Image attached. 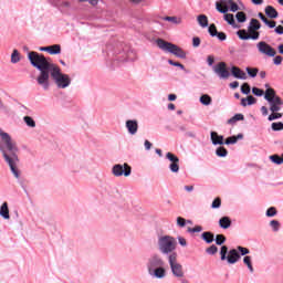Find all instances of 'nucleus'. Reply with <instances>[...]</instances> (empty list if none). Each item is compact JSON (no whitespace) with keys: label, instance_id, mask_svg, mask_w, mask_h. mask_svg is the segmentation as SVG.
Here are the masks:
<instances>
[{"label":"nucleus","instance_id":"nucleus-61","mask_svg":"<svg viewBox=\"0 0 283 283\" xmlns=\"http://www.w3.org/2000/svg\"><path fill=\"white\" fill-rule=\"evenodd\" d=\"M266 25H268L269 28H275L276 23H275V21L269 20Z\"/></svg>","mask_w":283,"mask_h":283},{"label":"nucleus","instance_id":"nucleus-40","mask_svg":"<svg viewBox=\"0 0 283 283\" xmlns=\"http://www.w3.org/2000/svg\"><path fill=\"white\" fill-rule=\"evenodd\" d=\"M235 17L239 23H244L247 21V13L242 11L238 12Z\"/></svg>","mask_w":283,"mask_h":283},{"label":"nucleus","instance_id":"nucleus-12","mask_svg":"<svg viewBox=\"0 0 283 283\" xmlns=\"http://www.w3.org/2000/svg\"><path fill=\"white\" fill-rule=\"evenodd\" d=\"M256 48L260 54H264L265 56L273 57L276 54L275 49L264 41L259 42Z\"/></svg>","mask_w":283,"mask_h":283},{"label":"nucleus","instance_id":"nucleus-21","mask_svg":"<svg viewBox=\"0 0 283 283\" xmlns=\"http://www.w3.org/2000/svg\"><path fill=\"white\" fill-rule=\"evenodd\" d=\"M243 264H245V266L248 268L250 273H254L255 272V270L253 269V259L251 256L245 255L243 258Z\"/></svg>","mask_w":283,"mask_h":283},{"label":"nucleus","instance_id":"nucleus-8","mask_svg":"<svg viewBox=\"0 0 283 283\" xmlns=\"http://www.w3.org/2000/svg\"><path fill=\"white\" fill-rule=\"evenodd\" d=\"M168 263L174 277H185V268L178 262V253L174 252L169 254Z\"/></svg>","mask_w":283,"mask_h":283},{"label":"nucleus","instance_id":"nucleus-34","mask_svg":"<svg viewBox=\"0 0 283 283\" xmlns=\"http://www.w3.org/2000/svg\"><path fill=\"white\" fill-rule=\"evenodd\" d=\"M266 218H275L277 216V209L275 207H270L265 212Z\"/></svg>","mask_w":283,"mask_h":283},{"label":"nucleus","instance_id":"nucleus-17","mask_svg":"<svg viewBox=\"0 0 283 283\" xmlns=\"http://www.w3.org/2000/svg\"><path fill=\"white\" fill-rule=\"evenodd\" d=\"M0 218L3 220H10V208L6 201L0 207Z\"/></svg>","mask_w":283,"mask_h":283},{"label":"nucleus","instance_id":"nucleus-10","mask_svg":"<svg viewBox=\"0 0 283 283\" xmlns=\"http://www.w3.org/2000/svg\"><path fill=\"white\" fill-rule=\"evenodd\" d=\"M112 174L116 178H120V176H125L127 178L132 176V166H129V164H116L112 168Z\"/></svg>","mask_w":283,"mask_h":283},{"label":"nucleus","instance_id":"nucleus-38","mask_svg":"<svg viewBox=\"0 0 283 283\" xmlns=\"http://www.w3.org/2000/svg\"><path fill=\"white\" fill-rule=\"evenodd\" d=\"M220 207H222V199L217 197L211 203V209H220Z\"/></svg>","mask_w":283,"mask_h":283},{"label":"nucleus","instance_id":"nucleus-4","mask_svg":"<svg viewBox=\"0 0 283 283\" xmlns=\"http://www.w3.org/2000/svg\"><path fill=\"white\" fill-rule=\"evenodd\" d=\"M176 247H178V242L171 235H160L157 239V249L161 255H171L175 253Z\"/></svg>","mask_w":283,"mask_h":283},{"label":"nucleus","instance_id":"nucleus-1","mask_svg":"<svg viewBox=\"0 0 283 283\" xmlns=\"http://www.w3.org/2000/svg\"><path fill=\"white\" fill-rule=\"evenodd\" d=\"M28 60L30 61L31 65L40 72L36 76V83L41 88L45 91L50 90V76H52L59 90H65L69 85H72V78L70 75L61 72V67L52 63L43 54L35 51H29Z\"/></svg>","mask_w":283,"mask_h":283},{"label":"nucleus","instance_id":"nucleus-57","mask_svg":"<svg viewBox=\"0 0 283 283\" xmlns=\"http://www.w3.org/2000/svg\"><path fill=\"white\" fill-rule=\"evenodd\" d=\"M144 147H145L146 151H149V149H151V143L146 139L144 143Z\"/></svg>","mask_w":283,"mask_h":283},{"label":"nucleus","instance_id":"nucleus-15","mask_svg":"<svg viewBox=\"0 0 283 283\" xmlns=\"http://www.w3.org/2000/svg\"><path fill=\"white\" fill-rule=\"evenodd\" d=\"M210 140L212 143V145H224V136L219 135L216 132H211L210 133Z\"/></svg>","mask_w":283,"mask_h":283},{"label":"nucleus","instance_id":"nucleus-32","mask_svg":"<svg viewBox=\"0 0 283 283\" xmlns=\"http://www.w3.org/2000/svg\"><path fill=\"white\" fill-rule=\"evenodd\" d=\"M237 34L241 41H249V39H251V34H248L247 30H239Z\"/></svg>","mask_w":283,"mask_h":283},{"label":"nucleus","instance_id":"nucleus-2","mask_svg":"<svg viewBox=\"0 0 283 283\" xmlns=\"http://www.w3.org/2000/svg\"><path fill=\"white\" fill-rule=\"evenodd\" d=\"M0 151L10 167L11 174L19 180L21 178V170L19 169V146H17V142L12 139L10 134L0 129Z\"/></svg>","mask_w":283,"mask_h":283},{"label":"nucleus","instance_id":"nucleus-26","mask_svg":"<svg viewBox=\"0 0 283 283\" xmlns=\"http://www.w3.org/2000/svg\"><path fill=\"white\" fill-rule=\"evenodd\" d=\"M23 122L31 129H34V127H36V122H34V118H32L31 116H24Z\"/></svg>","mask_w":283,"mask_h":283},{"label":"nucleus","instance_id":"nucleus-41","mask_svg":"<svg viewBox=\"0 0 283 283\" xmlns=\"http://www.w3.org/2000/svg\"><path fill=\"white\" fill-rule=\"evenodd\" d=\"M208 32L210 36H217L218 29L216 28V24H210V27L208 28Z\"/></svg>","mask_w":283,"mask_h":283},{"label":"nucleus","instance_id":"nucleus-58","mask_svg":"<svg viewBox=\"0 0 283 283\" xmlns=\"http://www.w3.org/2000/svg\"><path fill=\"white\" fill-rule=\"evenodd\" d=\"M261 113L263 116H269V108H266V106H262L261 107Z\"/></svg>","mask_w":283,"mask_h":283},{"label":"nucleus","instance_id":"nucleus-13","mask_svg":"<svg viewBox=\"0 0 283 283\" xmlns=\"http://www.w3.org/2000/svg\"><path fill=\"white\" fill-rule=\"evenodd\" d=\"M213 72L219 76V78H229L231 73L227 70V63L219 62L217 65L213 66Z\"/></svg>","mask_w":283,"mask_h":283},{"label":"nucleus","instance_id":"nucleus-62","mask_svg":"<svg viewBox=\"0 0 283 283\" xmlns=\"http://www.w3.org/2000/svg\"><path fill=\"white\" fill-rule=\"evenodd\" d=\"M177 98H178V96H176V94L168 95V101H176Z\"/></svg>","mask_w":283,"mask_h":283},{"label":"nucleus","instance_id":"nucleus-39","mask_svg":"<svg viewBox=\"0 0 283 283\" xmlns=\"http://www.w3.org/2000/svg\"><path fill=\"white\" fill-rule=\"evenodd\" d=\"M271 127L273 132H282L283 123L282 122L272 123Z\"/></svg>","mask_w":283,"mask_h":283},{"label":"nucleus","instance_id":"nucleus-18","mask_svg":"<svg viewBox=\"0 0 283 283\" xmlns=\"http://www.w3.org/2000/svg\"><path fill=\"white\" fill-rule=\"evenodd\" d=\"M260 28H262V25L260 24V21H258V19H252L250 21L248 30H249V32H258V30H260Z\"/></svg>","mask_w":283,"mask_h":283},{"label":"nucleus","instance_id":"nucleus-42","mask_svg":"<svg viewBox=\"0 0 283 283\" xmlns=\"http://www.w3.org/2000/svg\"><path fill=\"white\" fill-rule=\"evenodd\" d=\"M206 253H208V255H216V253H218V247L212 244L206 250Z\"/></svg>","mask_w":283,"mask_h":283},{"label":"nucleus","instance_id":"nucleus-7","mask_svg":"<svg viewBox=\"0 0 283 283\" xmlns=\"http://www.w3.org/2000/svg\"><path fill=\"white\" fill-rule=\"evenodd\" d=\"M240 254L237 249H231L227 245H222L220 249V260L221 262L227 261L228 264H237V262H240Z\"/></svg>","mask_w":283,"mask_h":283},{"label":"nucleus","instance_id":"nucleus-28","mask_svg":"<svg viewBox=\"0 0 283 283\" xmlns=\"http://www.w3.org/2000/svg\"><path fill=\"white\" fill-rule=\"evenodd\" d=\"M238 120H244V115L243 114H235L233 117L228 119V124L229 125H235V123H238Z\"/></svg>","mask_w":283,"mask_h":283},{"label":"nucleus","instance_id":"nucleus-24","mask_svg":"<svg viewBox=\"0 0 283 283\" xmlns=\"http://www.w3.org/2000/svg\"><path fill=\"white\" fill-rule=\"evenodd\" d=\"M197 21L201 28H208L209 27V18L205 14H200L197 17Z\"/></svg>","mask_w":283,"mask_h":283},{"label":"nucleus","instance_id":"nucleus-16","mask_svg":"<svg viewBox=\"0 0 283 283\" xmlns=\"http://www.w3.org/2000/svg\"><path fill=\"white\" fill-rule=\"evenodd\" d=\"M231 74L234 76V78H239L241 81H247V73L238 66H232Z\"/></svg>","mask_w":283,"mask_h":283},{"label":"nucleus","instance_id":"nucleus-53","mask_svg":"<svg viewBox=\"0 0 283 283\" xmlns=\"http://www.w3.org/2000/svg\"><path fill=\"white\" fill-rule=\"evenodd\" d=\"M238 10H240L238 3L234 2L230 6V12H238Z\"/></svg>","mask_w":283,"mask_h":283},{"label":"nucleus","instance_id":"nucleus-51","mask_svg":"<svg viewBox=\"0 0 283 283\" xmlns=\"http://www.w3.org/2000/svg\"><path fill=\"white\" fill-rule=\"evenodd\" d=\"M200 38H198V36H195V38H192V45L195 46V48H200Z\"/></svg>","mask_w":283,"mask_h":283},{"label":"nucleus","instance_id":"nucleus-3","mask_svg":"<svg viewBox=\"0 0 283 283\" xmlns=\"http://www.w3.org/2000/svg\"><path fill=\"white\" fill-rule=\"evenodd\" d=\"M167 262L163 255L153 253L146 260V271L153 280H165L167 277Z\"/></svg>","mask_w":283,"mask_h":283},{"label":"nucleus","instance_id":"nucleus-37","mask_svg":"<svg viewBox=\"0 0 283 283\" xmlns=\"http://www.w3.org/2000/svg\"><path fill=\"white\" fill-rule=\"evenodd\" d=\"M214 241H216V244H218L219 247H222V244L227 242V238L224 237V234H218Z\"/></svg>","mask_w":283,"mask_h":283},{"label":"nucleus","instance_id":"nucleus-48","mask_svg":"<svg viewBox=\"0 0 283 283\" xmlns=\"http://www.w3.org/2000/svg\"><path fill=\"white\" fill-rule=\"evenodd\" d=\"M252 93L254 94V96H263L264 95V91H262L261 88H258V87H253Z\"/></svg>","mask_w":283,"mask_h":283},{"label":"nucleus","instance_id":"nucleus-46","mask_svg":"<svg viewBox=\"0 0 283 283\" xmlns=\"http://www.w3.org/2000/svg\"><path fill=\"white\" fill-rule=\"evenodd\" d=\"M177 224L180 227V228H184L187 226V220L182 217H178L177 218Z\"/></svg>","mask_w":283,"mask_h":283},{"label":"nucleus","instance_id":"nucleus-20","mask_svg":"<svg viewBox=\"0 0 283 283\" xmlns=\"http://www.w3.org/2000/svg\"><path fill=\"white\" fill-rule=\"evenodd\" d=\"M265 14L270 18V19H277L279 13L277 10H275V8L268 6L265 8Z\"/></svg>","mask_w":283,"mask_h":283},{"label":"nucleus","instance_id":"nucleus-55","mask_svg":"<svg viewBox=\"0 0 283 283\" xmlns=\"http://www.w3.org/2000/svg\"><path fill=\"white\" fill-rule=\"evenodd\" d=\"M216 62V59L213 57V55H209L207 57V63L208 65L211 67V65H213V63Z\"/></svg>","mask_w":283,"mask_h":283},{"label":"nucleus","instance_id":"nucleus-50","mask_svg":"<svg viewBox=\"0 0 283 283\" xmlns=\"http://www.w3.org/2000/svg\"><path fill=\"white\" fill-rule=\"evenodd\" d=\"M219 41H227V33L224 32H217V35H216Z\"/></svg>","mask_w":283,"mask_h":283},{"label":"nucleus","instance_id":"nucleus-64","mask_svg":"<svg viewBox=\"0 0 283 283\" xmlns=\"http://www.w3.org/2000/svg\"><path fill=\"white\" fill-rule=\"evenodd\" d=\"M91 6H98V0H88Z\"/></svg>","mask_w":283,"mask_h":283},{"label":"nucleus","instance_id":"nucleus-25","mask_svg":"<svg viewBox=\"0 0 283 283\" xmlns=\"http://www.w3.org/2000/svg\"><path fill=\"white\" fill-rule=\"evenodd\" d=\"M216 155L219 158H227V156H229V151L227 150V148L220 146L216 149Z\"/></svg>","mask_w":283,"mask_h":283},{"label":"nucleus","instance_id":"nucleus-22","mask_svg":"<svg viewBox=\"0 0 283 283\" xmlns=\"http://www.w3.org/2000/svg\"><path fill=\"white\" fill-rule=\"evenodd\" d=\"M219 227L221 229H229L231 227V218L229 217H222L220 220H219Z\"/></svg>","mask_w":283,"mask_h":283},{"label":"nucleus","instance_id":"nucleus-36","mask_svg":"<svg viewBox=\"0 0 283 283\" xmlns=\"http://www.w3.org/2000/svg\"><path fill=\"white\" fill-rule=\"evenodd\" d=\"M270 227H271L272 231H274V233H277V231H280V227H281L280 221L271 220Z\"/></svg>","mask_w":283,"mask_h":283},{"label":"nucleus","instance_id":"nucleus-23","mask_svg":"<svg viewBox=\"0 0 283 283\" xmlns=\"http://www.w3.org/2000/svg\"><path fill=\"white\" fill-rule=\"evenodd\" d=\"M199 102L201 103V105L209 107V105L213 103V99L209 96V94H203L200 96Z\"/></svg>","mask_w":283,"mask_h":283},{"label":"nucleus","instance_id":"nucleus-47","mask_svg":"<svg viewBox=\"0 0 283 283\" xmlns=\"http://www.w3.org/2000/svg\"><path fill=\"white\" fill-rule=\"evenodd\" d=\"M202 228L200 226H196L195 228H188V233H200Z\"/></svg>","mask_w":283,"mask_h":283},{"label":"nucleus","instance_id":"nucleus-30","mask_svg":"<svg viewBox=\"0 0 283 283\" xmlns=\"http://www.w3.org/2000/svg\"><path fill=\"white\" fill-rule=\"evenodd\" d=\"M49 53L51 55L60 54L61 53V44H53L49 46Z\"/></svg>","mask_w":283,"mask_h":283},{"label":"nucleus","instance_id":"nucleus-33","mask_svg":"<svg viewBox=\"0 0 283 283\" xmlns=\"http://www.w3.org/2000/svg\"><path fill=\"white\" fill-rule=\"evenodd\" d=\"M237 251L240 254V258H241V255H244V258H247V255H249V253H251V251L248 248H244L242 245H238Z\"/></svg>","mask_w":283,"mask_h":283},{"label":"nucleus","instance_id":"nucleus-45","mask_svg":"<svg viewBox=\"0 0 283 283\" xmlns=\"http://www.w3.org/2000/svg\"><path fill=\"white\" fill-rule=\"evenodd\" d=\"M168 63L174 67H179L180 70H185V65L180 64V62H174V60H168Z\"/></svg>","mask_w":283,"mask_h":283},{"label":"nucleus","instance_id":"nucleus-49","mask_svg":"<svg viewBox=\"0 0 283 283\" xmlns=\"http://www.w3.org/2000/svg\"><path fill=\"white\" fill-rule=\"evenodd\" d=\"M250 39H252V41H258V39H260V32H250Z\"/></svg>","mask_w":283,"mask_h":283},{"label":"nucleus","instance_id":"nucleus-29","mask_svg":"<svg viewBox=\"0 0 283 283\" xmlns=\"http://www.w3.org/2000/svg\"><path fill=\"white\" fill-rule=\"evenodd\" d=\"M164 21H169L170 23H175V25H180L182 23V18L178 17H165Z\"/></svg>","mask_w":283,"mask_h":283},{"label":"nucleus","instance_id":"nucleus-27","mask_svg":"<svg viewBox=\"0 0 283 283\" xmlns=\"http://www.w3.org/2000/svg\"><path fill=\"white\" fill-rule=\"evenodd\" d=\"M201 238L205 242H207V244H211V242L214 240L213 233L211 232H203Z\"/></svg>","mask_w":283,"mask_h":283},{"label":"nucleus","instance_id":"nucleus-63","mask_svg":"<svg viewBox=\"0 0 283 283\" xmlns=\"http://www.w3.org/2000/svg\"><path fill=\"white\" fill-rule=\"evenodd\" d=\"M268 120L270 122L276 120L275 113H272L271 115H269Z\"/></svg>","mask_w":283,"mask_h":283},{"label":"nucleus","instance_id":"nucleus-9","mask_svg":"<svg viewBox=\"0 0 283 283\" xmlns=\"http://www.w3.org/2000/svg\"><path fill=\"white\" fill-rule=\"evenodd\" d=\"M216 10L221 14H224L223 19L229 23V25H235V18L229 12V7L227 6V1L216 2Z\"/></svg>","mask_w":283,"mask_h":283},{"label":"nucleus","instance_id":"nucleus-5","mask_svg":"<svg viewBox=\"0 0 283 283\" xmlns=\"http://www.w3.org/2000/svg\"><path fill=\"white\" fill-rule=\"evenodd\" d=\"M156 43L159 50H163V52L174 54V56H177V59H187V52H185V50H182L180 46L163 39H157Z\"/></svg>","mask_w":283,"mask_h":283},{"label":"nucleus","instance_id":"nucleus-56","mask_svg":"<svg viewBox=\"0 0 283 283\" xmlns=\"http://www.w3.org/2000/svg\"><path fill=\"white\" fill-rule=\"evenodd\" d=\"M178 242L181 247H187V240L182 237H178Z\"/></svg>","mask_w":283,"mask_h":283},{"label":"nucleus","instance_id":"nucleus-52","mask_svg":"<svg viewBox=\"0 0 283 283\" xmlns=\"http://www.w3.org/2000/svg\"><path fill=\"white\" fill-rule=\"evenodd\" d=\"M274 65H282L283 57L277 55L274 57Z\"/></svg>","mask_w":283,"mask_h":283},{"label":"nucleus","instance_id":"nucleus-35","mask_svg":"<svg viewBox=\"0 0 283 283\" xmlns=\"http://www.w3.org/2000/svg\"><path fill=\"white\" fill-rule=\"evenodd\" d=\"M270 160L274 165H283V160H282V157L280 155H272V156H270Z\"/></svg>","mask_w":283,"mask_h":283},{"label":"nucleus","instance_id":"nucleus-14","mask_svg":"<svg viewBox=\"0 0 283 283\" xmlns=\"http://www.w3.org/2000/svg\"><path fill=\"white\" fill-rule=\"evenodd\" d=\"M126 129L130 136H136L138 134V120L128 119L126 120Z\"/></svg>","mask_w":283,"mask_h":283},{"label":"nucleus","instance_id":"nucleus-43","mask_svg":"<svg viewBox=\"0 0 283 283\" xmlns=\"http://www.w3.org/2000/svg\"><path fill=\"white\" fill-rule=\"evenodd\" d=\"M249 76H251V78H255L258 76V69H251V67H247L245 69Z\"/></svg>","mask_w":283,"mask_h":283},{"label":"nucleus","instance_id":"nucleus-44","mask_svg":"<svg viewBox=\"0 0 283 283\" xmlns=\"http://www.w3.org/2000/svg\"><path fill=\"white\" fill-rule=\"evenodd\" d=\"M241 92H242V94H251V86H249V84L244 83L241 86Z\"/></svg>","mask_w":283,"mask_h":283},{"label":"nucleus","instance_id":"nucleus-6","mask_svg":"<svg viewBox=\"0 0 283 283\" xmlns=\"http://www.w3.org/2000/svg\"><path fill=\"white\" fill-rule=\"evenodd\" d=\"M265 101L270 104V112L275 113L282 109L283 101L275 94V90L268 88L264 95Z\"/></svg>","mask_w":283,"mask_h":283},{"label":"nucleus","instance_id":"nucleus-31","mask_svg":"<svg viewBox=\"0 0 283 283\" xmlns=\"http://www.w3.org/2000/svg\"><path fill=\"white\" fill-rule=\"evenodd\" d=\"M21 61V53H19V50L14 49L11 54V63H19Z\"/></svg>","mask_w":283,"mask_h":283},{"label":"nucleus","instance_id":"nucleus-59","mask_svg":"<svg viewBox=\"0 0 283 283\" xmlns=\"http://www.w3.org/2000/svg\"><path fill=\"white\" fill-rule=\"evenodd\" d=\"M230 87L232 90H237V87H240V83L238 81H234V82L230 83Z\"/></svg>","mask_w":283,"mask_h":283},{"label":"nucleus","instance_id":"nucleus-54","mask_svg":"<svg viewBox=\"0 0 283 283\" xmlns=\"http://www.w3.org/2000/svg\"><path fill=\"white\" fill-rule=\"evenodd\" d=\"M248 105H255V97L252 95L247 97Z\"/></svg>","mask_w":283,"mask_h":283},{"label":"nucleus","instance_id":"nucleus-60","mask_svg":"<svg viewBox=\"0 0 283 283\" xmlns=\"http://www.w3.org/2000/svg\"><path fill=\"white\" fill-rule=\"evenodd\" d=\"M274 32H276V34H283V27L282 25L276 27Z\"/></svg>","mask_w":283,"mask_h":283},{"label":"nucleus","instance_id":"nucleus-11","mask_svg":"<svg viewBox=\"0 0 283 283\" xmlns=\"http://www.w3.org/2000/svg\"><path fill=\"white\" fill-rule=\"evenodd\" d=\"M166 158L170 163L168 169L171 174H178L180 171V158L172 153H167Z\"/></svg>","mask_w":283,"mask_h":283},{"label":"nucleus","instance_id":"nucleus-19","mask_svg":"<svg viewBox=\"0 0 283 283\" xmlns=\"http://www.w3.org/2000/svg\"><path fill=\"white\" fill-rule=\"evenodd\" d=\"M242 138H244V135H242V134H238L237 136L228 137L224 142V145H235V143H238V140H242Z\"/></svg>","mask_w":283,"mask_h":283}]
</instances>
